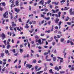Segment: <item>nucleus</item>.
<instances>
[{"instance_id":"obj_31","label":"nucleus","mask_w":74,"mask_h":74,"mask_svg":"<svg viewBox=\"0 0 74 74\" xmlns=\"http://www.w3.org/2000/svg\"><path fill=\"white\" fill-rule=\"evenodd\" d=\"M70 43L71 45H74V43H73V42L71 41Z\"/></svg>"},{"instance_id":"obj_25","label":"nucleus","mask_w":74,"mask_h":74,"mask_svg":"<svg viewBox=\"0 0 74 74\" xmlns=\"http://www.w3.org/2000/svg\"><path fill=\"white\" fill-rule=\"evenodd\" d=\"M23 49H20V53H22V52H23Z\"/></svg>"},{"instance_id":"obj_57","label":"nucleus","mask_w":74,"mask_h":74,"mask_svg":"<svg viewBox=\"0 0 74 74\" xmlns=\"http://www.w3.org/2000/svg\"><path fill=\"white\" fill-rule=\"evenodd\" d=\"M47 11H48V9H46L45 10V12H47Z\"/></svg>"},{"instance_id":"obj_17","label":"nucleus","mask_w":74,"mask_h":74,"mask_svg":"<svg viewBox=\"0 0 74 74\" xmlns=\"http://www.w3.org/2000/svg\"><path fill=\"white\" fill-rule=\"evenodd\" d=\"M1 4L3 6H5V2L2 3Z\"/></svg>"},{"instance_id":"obj_46","label":"nucleus","mask_w":74,"mask_h":74,"mask_svg":"<svg viewBox=\"0 0 74 74\" xmlns=\"http://www.w3.org/2000/svg\"><path fill=\"white\" fill-rule=\"evenodd\" d=\"M67 24L69 25H71V23L70 22H67Z\"/></svg>"},{"instance_id":"obj_13","label":"nucleus","mask_w":74,"mask_h":74,"mask_svg":"<svg viewBox=\"0 0 74 74\" xmlns=\"http://www.w3.org/2000/svg\"><path fill=\"white\" fill-rule=\"evenodd\" d=\"M69 8H68V7H66L64 8V10H69Z\"/></svg>"},{"instance_id":"obj_50","label":"nucleus","mask_w":74,"mask_h":74,"mask_svg":"<svg viewBox=\"0 0 74 74\" xmlns=\"http://www.w3.org/2000/svg\"><path fill=\"white\" fill-rule=\"evenodd\" d=\"M41 69V67L39 68L38 70H36V71H40V70Z\"/></svg>"},{"instance_id":"obj_34","label":"nucleus","mask_w":74,"mask_h":74,"mask_svg":"<svg viewBox=\"0 0 74 74\" xmlns=\"http://www.w3.org/2000/svg\"><path fill=\"white\" fill-rule=\"evenodd\" d=\"M65 2H66V0H62V1H60V3H64Z\"/></svg>"},{"instance_id":"obj_63","label":"nucleus","mask_w":74,"mask_h":74,"mask_svg":"<svg viewBox=\"0 0 74 74\" xmlns=\"http://www.w3.org/2000/svg\"><path fill=\"white\" fill-rule=\"evenodd\" d=\"M54 53H56V50H54Z\"/></svg>"},{"instance_id":"obj_35","label":"nucleus","mask_w":74,"mask_h":74,"mask_svg":"<svg viewBox=\"0 0 74 74\" xmlns=\"http://www.w3.org/2000/svg\"><path fill=\"white\" fill-rule=\"evenodd\" d=\"M55 44H56V43L55 42H52V44L53 45H55Z\"/></svg>"},{"instance_id":"obj_43","label":"nucleus","mask_w":74,"mask_h":74,"mask_svg":"<svg viewBox=\"0 0 74 74\" xmlns=\"http://www.w3.org/2000/svg\"><path fill=\"white\" fill-rule=\"evenodd\" d=\"M70 70L71 71H74V67H72V68H71V69Z\"/></svg>"},{"instance_id":"obj_1","label":"nucleus","mask_w":74,"mask_h":74,"mask_svg":"<svg viewBox=\"0 0 74 74\" xmlns=\"http://www.w3.org/2000/svg\"><path fill=\"white\" fill-rule=\"evenodd\" d=\"M1 36L2 37V40H4L5 38H6V37H5V34L4 33H2L1 34Z\"/></svg>"},{"instance_id":"obj_10","label":"nucleus","mask_w":74,"mask_h":74,"mask_svg":"<svg viewBox=\"0 0 74 74\" xmlns=\"http://www.w3.org/2000/svg\"><path fill=\"white\" fill-rule=\"evenodd\" d=\"M12 26L15 27V26H16V24L14 23V22H12Z\"/></svg>"},{"instance_id":"obj_5","label":"nucleus","mask_w":74,"mask_h":74,"mask_svg":"<svg viewBox=\"0 0 74 74\" xmlns=\"http://www.w3.org/2000/svg\"><path fill=\"white\" fill-rule=\"evenodd\" d=\"M14 10L17 13H18L20 11V10L19 9L17 8H14Z\"/></svg>"},{"instance_id":"obj_29","label":"nucleus","mask_w":74,"mask_h":74,"mask_svg":"<svg viewBox=\"0 0 74 74\" xmlns=\"http://www.w3.org/2000/svg\"><path fill=\"white\" fill-rule=\"evenodd\" d=\"M57 58L59 59H60L61 60H63V58H61L59 57H57Z\"/></svg>"},{"instance_id":"obj_22","label":"nucleus","mask_w":74,"mask_h":74,"mask_svg":"<svg viewBox=\"0 0 74 74\" xmlns=\"http://www.w3.org/2000/svg\"><path fill=\"white\" fill-rule=\"evenodd\" d=\"M60 14H61V12H59L58 13V17H60Z\"/></svg>"},{"instance_id":"obj_51","label":"nucleus","mask_w":74,"mask_h":74,"mask_svg":"<svg viewBox=\"0 0 74 74\" xmlns=\"http://www.w3.org/2000/svg\"><path fill=\"white\" fill-rule=\"evenodd\" d=\"M18 21H19V22H22V20H21V18H19L18 19Z\"/></svg>"},{"instance_id":"obj_14","label":"nucleus","mask_w":74,"mask_h":74,"mask_svg":"<svg viewBox=\"0 0 74 74\" xmlns=\"http://www.w3.org/2000/svg\"><path fill=\"white\" fill-rule=\"evenodd\" d=\"M16 5L17 6H18V5H19V1H16Z\"/></svg>"},{"instance_id":"obj_45","label":"nucleus","mask_w":74,"mask_h":74,"mask_svg":"<svg viewBox=\"0 0 74 74\" xmlns=\"http://www.w3.org/2000/svg\"><path fill=\"white\" fill-rule=\"evenodd\" d=\"M10 30H13V29H12V28L11 26H10Z\"/></svg>"},{"instance_id":"obj_8","label":"nucleus","mask_w":74,"mask_h":74,"mask_svg":"<svg viewBox=\"0 0 74 74\" xmlns=\"http://www.w3.org/2000/svg\"><path fill=\"white\" fill-rule=\"evenodd\" d=\"M5 52L6 54H8L9 56H10V53H9V51L8 50H5Z\"/></svg>"},{"instance_id":"obj_7","label":"nucleus","mask_w":74,"mask_h":74,"mask_svg":"<svg viewBox=\"0 0 74 74\" xmlns=\"http://www.w3.org/2000/svg\"><path fill=\"white\" fill-rule=\"evenodd\" d=\"M42 14H41V17H42L43 18H44V15H45L46 14V13L45 12H43Z\"/></svg>"},{"instance_id":"obj_55","label":"nucleus","mask_w":74,"mask_h":74,"mask_svg":"<svg viewBox=\"0 0 74 74\" xmlns=\"http://www.w3.org/2000/svg\"><path fill=\"white\" fill-rule=\"evenodd\" d=\"M53 38L51 37L50 38V41H52V40H53Z\"/></svg>"},{"instance_id":"obj_16","label":"nucleus","mask_w":74,"mask_h":74,"mask_svg":"<svg viewBox=\"0 0 74 74\" xmlns=\"http://www.w3.org/2000/svg\"><path fill=\"white\" fill-rule=\"evenodd\" d=\"M53 62H55V61H56V57H53Z\"/></svg>"},{"instance_id":"obj_2","label":"nucleus","mask_w":74,"mask_h":74,"mask_svg":"<svg viewBox=\"0 0 74 74\" xmlns=\"http://www.w3.org/2000/svg\"><path fill=\"white\" fill-rule=\"evenodd\" d=\"M32 67H33V66L30 65V64H26V67H29V69H30Z\"/></svg>"},{"instance_id":"obj_58","label":"nucleus","mask_w":74,"mask_h":74,"mask_svg":"<svg viewBox=\"0 0 74 74\" xmlns=\"http://www.w3.org/2000/svg\"><path fill=\"white\" fill-rule=\"evenodd\" d=\"M7 44L8 45H10V42H9L7 41Z\"/></svg>"},{"instance_id":"obj_28","label":"nucleus","mask_w":74,"mask_h":74,"mask_svg":"<svg viewBox=\"0 0 74 74\" xmlns=\"http://www.w3.org/2000/svg\"><path fill=\"white\" fill-rule=\"evenodd\" d=\"M3 43L5 45H7V43H6V40H5L4 41H3Z\"/></svg>"},{"instance_id":"obj_48","label":"nucleus","mask_w":74,"mask_h":74,"mask_svg":"<svg viewBox=\"0 0 74 74\" xmlns=\"http://www.w3.org/2000/svg\"><path fill=\"white\" fill-rule=\"evenodd\" d=\"M20 8L21 10H22V9H23V10H25V8H23V7H20Z\"/></svg>"},{"instance_id":"obj_61","label":"nucleus","mask_w":74,"mask_h":74,"mask_svg":"<svg viewBox=\"0 0 74 74\" xmlns=\"http://www.w3.org/2000/svg\"><path fill=\"white\" fill-rule=\"evenodd\" d=\"M29 54H27L26 56V57H27V58H29Z\"/></svg>"},{"instance_id":"obj_32","label":"nucleus","mask_w":74,"mask_h":74,"mask_svg":"<svg viewBox=\"0 0 74 74\" xmlns=\"http://www.w3.org/2000/svg\"><path fill=\"white\" fill-rule=\"evenodd\" d=\"M51 60V59H46L47 62H50Z\"/></svg>"},{"instance_id":"obj_37","label":"nucleus","mask_w":74,"mask_h":74,"mask_svg":"<svg viewBox=\"0 0 74 74\" xmlns=\"http://www.w3.org/2000/svg\"><path fill=\"white\" fill-rule=\"evenodd\" d=\"M4 56V53H2L1 54V56L2 57V58H3V56Z\"/></svg>"},{"instance_id":"obj_19","label":"nucleus","mask_w":74,"mask_h":74,"mask_svg":"<svg viewBox=\"0 0 74 74\" xmlns=\"http://www.w3.org/2000/svg\"><path fill=\"white\" fill-rule=\"evenodd\" d=\"M37 62V61L36 60H34L32 62L33 63H36Z\"/></svg>"},{"instance_id":"obj_60","label":"nucleus","mask_w":74,"mask_h":74,"mask_svg":"<svg viewBox=\"0 0 74 74\" xmlns=\"http://www.w3.org/2000/svg\"><path fill=\"white\" fill-rule=\"evenodd\" d=\"M51 21H49L48 22V24L49 25H51Z\"/></svg>"},{"instance_id":"obj_54","label":"nucleus","mask_w":74,"mask_h":74,"mask_svg":"<svg viewBox=\"0 0 74 74\" xmlns=\"http://www.w3.org/2000/svg\"><path fill=\"white\" fill-rule=\"evenodd\" d=\"M57 36L58 38H60V36H59V35H57Z\"/></svg>"},{"instance_id":"obj_18","label":"nucleus","mask_w":74,"mask_h":74,"mask_svg":"<svg viewBox=\"0 0 74 74\" xmlns=\"http://www.w3.org/2000/svg\"><path fill=\"white\" fill-rule=\"evenodd\" d=\"M43 72V71H41L38 72L36 73V74H41V73H42Z\"/></svg>"},{"instance_id":"obj_12","label":"nucleus","mask_w":74,"mask_h":74,"mask_svg":"<svg viewBox=\"0 0 74 74\" xmlns=\"http://www.w3.org/2000/svg\"><path fill=\"white\" fill-rule=\"evenodd\" d=\"M28 24H26V26L25 27V28L26 29H28L29 27V26H28Z\"/></svg>"},{"instance_id":"obj_62","label":"nucleus","mask_w":74,"mask_h":74,"mask_svg":"<svg viewBox=\"0 0 74 74\" xmlns=\"http://www.w3.org/2000/svg\"><path fill=\"white\" fill-rule=\"evenodd\" d=\"M18 55V53H16L14 54V56H17Z\"/></svg>"},{"instance_id":"obj_27","label":"nucleus","mask_w":74,"mask_h":74,"mask_svg":"<svg viewBox=\"0 0 74 74\" xmlns=\"http://www.w3.org/2000/svg\"><path fill=\"white\" fill-rule=\"evenodd\" d=\"M28 47H29V48H30V43H29V42H28Z\"/></svg>"},{"instance_id":"obj_56","label":"nucleus","mask_w":74,"mask_h":74,"mask_svg":"<svg viewBox=\"0 0 74 74\" xmlns=\"http://www.w3.org/2000/svg\"><path fill=\"white\" fill-rule=\"evenodd\" d=\"M29 11H31V10H32V8H31V6H29Z\"/></svg>"},{"instance_id":"obj_38","label":"nucleus","mask_w":74,"mask_h":74,"mask_svg":"<svg viewBox=\"0 0 74 74\" xmlns=\"http://www.w3.org/2000/svg\"><path fill=\"white\" fill-rule=\"evenodd\" d=\"M54 4H55L56 5H58V4H59V2H57V3H56V2H55Z\"/></svg>"},{"instance_id":"obj_49","label":"nucleus","mask_w":74,"mask_h":74,"mask_svg":"<svg viewBox=\"0 0 74 74\" xmlns=\"http://www.w3.org/2000/svg\"><path fill=\"white\" fill-rule=\"evenodd\" d=\"M5 20H3V21L2 24H3V25H5V24L4 23V22H5Z\"/></svg>"},{"instance_id":"obj_15","label":"nucleus","mask_w":74,"mask_h":74,"mask_svg":"<svg viewBox=\"0 0 74 74\" xmlns=\"http://www.w3.org/2000/svg\"><path fill=\"white\" fill-rule=\"evenodd\" d=\"M44 21L43 20L41 22V23H39V24L40 25H41V24H43V23H44Z\"/></svg>"},{"instance_id":"obj_23","label":"nucleus","mask_w":74,"mask_h":74,"mask_svg":"<svg viewBox=\"0 0 74 74\" xmlns=\"http://www.w3.org/2000/svg\"><path fill=\"white\" fill-rule=\"evenodd\" d=\"M49 71L50 73H52V74H53V72H52V69H51L50 70H49Z\"/></svg>"},{"instance_id":"obj_21","label":"nucleus","mask_w":74,"mask_h":74,"mask_svg":"<svg viewBox=\"0 0 74 74\" xmlns=\"http://www.w3.org/2000/svg\"><path fill=\"white\" fill-rule=\"evenodd\" d=\"M44 19H46V20H49V19H50V18H49V17L46 18V17H45Z\"/></svg>"},{"instance_id":"obj_3","label":"nucleus","mask_w":74,"mask_h":74,"mask_svg":"<svg viewBox=\"0 0 74 74\" xmlns=\"http://www.w3.org/2000/svg\"><path fill=\"white\" fill-rule=\"evenodd\" d=\"M8 12L7 11L3 14L4 18H6V15L7 16L8 15Z\"/></svg>"},{"instance_id":"obj_30","label":"nucleus","mask_w":74,"mask_h":74,"mask_svg":"<svg viewBox=\"0 0 74 74\" xmlns=\"http://www.w3.org/2000/svg\"><path fill=\"white\" fill-rule=\"evenodd\" d=\"M51 32V30H49V31H45L46 33H49Z\"/></svg>"},{"instance_id":"obj_11","label":"nucleus","mask_w":74,"mask_h":74,"mask_svg":"<svg viewBox=\"0 0 74 74\" xmlns=\"http://www.w3.org/2000/svg\"><path fill=\"white\" fill-rule=\"evenodd\" d=\"M59 21V19L58 18H57L56 19L55 22L56 23H58V22Z\"/></svg>"},{"instance_id":"obj_6","label":"nucleus","mask_w":74,"mask_h":74,"mask_svg":"<svg viewBox=\"0 0 74 74\" xmlns=\"http://www.w3.org/2000/svg\"><path fill=\"white\" fill-rule=\"evenodd\" d=\"M36 42H38V43L39 44H42V43L41 42V39H39L38 40H36Z\"/></svg>"},{"instance_id":"obj_52","label":"nucleus","mask_w":74,"mask_h":74,"mask_svg":"<svg viewBox=\"0 0 74 74\" xmlns=\"http://www.w3.org/2000/svg\"><path fill=\"white\" fill-rule=\"evenodd\" d=\"M51 11L52 12H53V13H55V12H56V11L54 10H52Z\"/></svg>"},{"instance_id":"obj_40","label":"nucleus","mask_w":74,"mask_h":74,"mask_svg":"<svg viewBox=\"0 0 74 74\" xmlns=\"http://www.w3.org/2000/svg\"><path fill=\"white\" fill-rule=\"evenodd\" d=\"M63 61L62 60H60V64H61V63H63Z\"/></svg>"},{"instance_id":"obj_39","label":"nucleus","mask_w":74,"mask_h":74,"mask_svg":"<svg viewBox=\"0 0 74 74\" xmlns=\"http://www.w3.org/2000/svg\"><path fill=\"white\" fill-rule=\"evenodd\" d=\"M59 11V9H56V10L55 11L56 12H58V11Z\"/></svg>"},{"instance_id":"obj_4","label":"nucleus","mask_w":74,"mask_h":74,"mask_svg":"<svg viewBox=\"0 0 74 74\" xmlns=\"http://www.w3.org/2000/svg\"><path fill=\"white\" fill-rule=\"evenodd\" d=\"M44 1L43 0H41L40 1V2H39V4H42V5H43L45 3Z\"/></svg>"},{"instance_id":"obj_64","label":"nucleus","mask_w":74,"mask_h":74,"mask_svg":"<svg viewBox=\"0 0 74 74\" xmlns=\"http://www.w3.org/2000/svg\"><path fill=\"white\" fill-rule=\"evenodd\" d=\"M44 35H45L44 34H41L40 36H44Z\"/></svg>"},{"instance_id":"obj_24","label":"nucleus","mask_w":74,"mask_h":74,"mask_svg":"<svg viewBox=\"0 0 74 74\" xmlns=\"http://www.w3.org/2000/svg\"><path fill=\"white\" fill-rule=\"evenodd\" d=\"M64 38H63L61 39L60 41L62 42H63L64 41Z\"/></svg>"},{"instance_id":"obj_41","label":"nucleus","mask_w":74,"mask_h":74,"mask_svg":"<svg viewBox=\"0 0 74 74\" xmlns=\"http://www.w3.org/2000/svg\"><path fill=\"white\" fill-rule=\"evenodd\" d=\"M47 70V66H45L44 70V71H46Z\"/></svg>"},{"instance_id":"obj_47","label":"nucleus","mask_w":74,"mask_h":74,"mask_svg":"<svg viewBox=\"0 0 74 74\" xmlns=\"http://www.w3.org/2000/svg\"><path fill=\"white\" fill-rule=\"evenodd\" d=\"M12 52H13L14 53H15V49H13L12 50Z\"/></svg>"},{"instance_id":"obj_9","label":"nucleus","mask_w":74,"mask_h":74,"mask_svg":"<svg viewBox=\"0 0 74 74\" xmlns=\"http://www.w3.org/2000/svg\"><path fill=\"white\" fill-rule=\"evenodd\" d=\"M73 11V9L72 8L70 9L69 10L70 14V15H72V11Z\"/></svg>"},{"instance_id":"obj_59","label":"nucleus","mask_w":74,"mask_h":74,"mask_svg":"<svg viewBox=\"0 0 74 74\" xmlns=\"http://www.w3.org/2000/svg\"><path fill=\"white\" fill-rule=\"evenodd\" d=\"M33 16V14H31L29 15V16L30 17V16Z\"/></svg>"},{"instance_id":"obj_44","label":"nucleus","mask_w":74,"mask_h":74,"mask_svg":"<svg viewBox=\"0 0 74 74\" xmlns=\"http://www.w3.org/2000/svg\"><path fill=\"white\" fill-rule=\"evenodd\" d=\"M69 17L67 16L66 17V21H69Z\"/></svg>"},{"instance_id":"obj_42","label":"nucleus","mask_w":74,"mask_h":74,"mask_svg":"<svg viewBox=\"0 0 74 74\" xmlns=\"http://www.w3.org/2000/svg\"><path fill=\"white\" fill-rule=\"evenodd\" d=\"M13 5H14V4L12 3L11 5V9H12V8Z\"/></svg>"},{"instance_id":"obj_36","label":"nucleus","mask_w":74,"mask_h":74,"mask_svg":"<svg viewBox=\"0 0 74 74\" xmlns=\"http://www.w3.org/2000/svg\"><path fill=\"white\" fill-rule=\"evenodd\" d=\"M51 0H49L47 2V4H49V3H51Z\"/></svg>"},{"instance_id":"obj_20","label":"nucleus","mask_w":74,"mask_h":74,"mask_svg":"<svg viewBox=\"0 0 74 74\" xmlns=\"http://www.w3.org/2000/svg\"><path fill=\"white\" fill-rule=\"evenodd\" d=\"M55 70H57L58 71L59 70V68L58 67H57V66H56L55 68Z\"/></svg>"},{"instance_id":"obj_33","label":"nucleus","mask_w":74,"mask_h":74,"mask_svg":"<svg viewBox=\"0 0 74 74\" xmlns=\"http://www.w3.org/2000/svg\"><path fill=\"white\" fill-rule=\"evenodd\" d=\"M17 30H18V31H21V29H19V27H16Z\"/></svg>"},{"instance_id":"obj_26","label":"nucleus","mask_w":74,"mask_h":74,"mask_svg":"<svg viewBox=\"0 0 74 74\" xmlns=\"http://www.w3.org/2000/svg\"><path fill=\"white\" fill-rule=\"evenodd\" d=\"M11 45H8L7 46V49H9V48H11Z\"/></svg>"},{"instance_id":"obj_53","label":"nucleus","mask_w":74,"mask_h":74,"mask_svg":"<svg viewBox=\"0 0 74 74\" xmlns=\"http://www.w3.org/2000/svg\"><path fill=\"white\" fill-rule=\"evenodd\" d=\"M61 24H62V22H61V21H60V22H59V24H58L59 26H60V25H61Z\"/></svg>"}]
</instances>
